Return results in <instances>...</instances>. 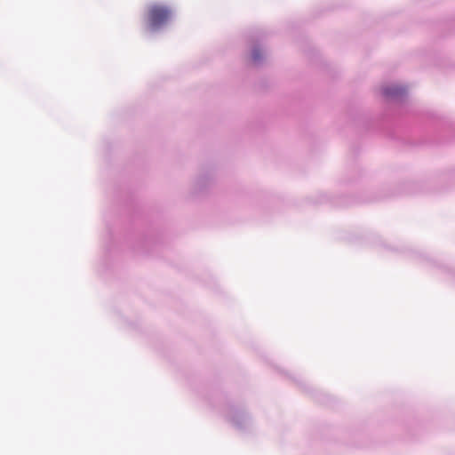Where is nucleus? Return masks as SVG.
I'll return each mask as SVG.
<instances>
[{"label": "nucleus", "mask_w": 455, "mask_h": 455, "mask_svg": "<svg viewBox=\"0 0 455 455\" xmlns=\"http://www.w3.org/2000/svg\"><path fill=\"white\" fill-rule=\"evenodd\" d=\"M261 58L260 51L259 49H254L251 53V59L254 62L259 60Z\"/></svg>", "instance_id": "obj_3"}, {"label": "nucleus", "mask_w": 455, "mask_h": 455, "mask_svg": "<svg viewBox=\"0 0 455 455\" xmlns=\"http://www.w3.org/2000/svg\"><path fill=\"white\" fill-rule=\"evenodd\" d=\"M402 92L401 89L399 88H389V87H387L383 90V93L387 96H394V95H396L398 93H400Z\"/></svg>", "instance_id": "obj_2"}, {"label": "nucleus", "mask_w": 455, "mask_h": 455, "mask_svg": "<svg viewBox=\"0 0 455 455\" xmlns=\"http://www.w3.org/2000/svg\"><path fill=\"white\" fill-rule=\"evenodd\" d=\"M172 16V10L165 5L153 4L147 12V22L150 29L155 30L166 24Z\"/></svg>", "instance_id": "obj_1"}]
</instances>
